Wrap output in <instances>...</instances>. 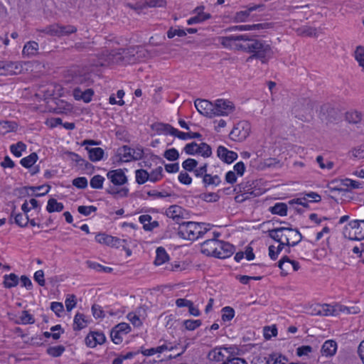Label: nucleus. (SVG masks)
Here are the masks:
<instances>
[{"mask_svg":"<svg viewBox=\"0 0 364 364\" xmlns=\"http://www.w3.org/2000/svg\"><path fill=\"white\" fill-rule=\"evenodd\" d=\"M219 42L225 48L251 54L248 60L256 58L267 63L273 55L272 47L265 41L247 34L221 36Z\"/></svg>","mask_w":364,"mask_h":364,"instance_id":"1","label":"nucleus"},{"mask_svg":"<svg viewBox=\"0 0 364 364\" xmlns=\"http://www.w3.org/2000/svg\"><path fill=\"white\" fill-rule=\"evenodd\" d=\"M210 229V225L208 223L183 222L178 226V235L183 239L193 241L203 237Z\"/></svg>","mask_w":364,"mask_h":364,"instance_id":"2","label":"nucleus"},{"mask_svg":"<svg viewBox=\"0 0 364 364\" xmlns=\"http://www.w3.org/2000/svg\"><path fill=\"white\" fill-rule=\"evenodd\" d=\"M269 236L275 241L282 240L287 246H295L303 237L297 229L291 227H279L268 231Z\"/></svg>","mask_w":364,"mask_h":364,"instance_id":"3","label":"nucleus"},{"mask_svg":"<svg viewBox=\"0 0 364 364\" xmlns=\"http://www.w3.org/2000/svg\"><path fill=\"white\" fill-rule=\"evenodd\" d=\"M237 350L235 346L215 348L208 353V358L210 360L225 363L230 356L237 354Z\"/></svg>","mask_w":364,"mask_h":364,"instance_id":"4","label":"nucleus"},{"mask_svg":"<svg viewBox=\"0 0 364 364\" xmlns=\"http://www.w3.org/2000/svg\"><path fill=\"white\" fill-rule=\"evenodd\" d=\"M250 124L247 121L237 123L230 133V138L235 141H242L250 135Z\"/></svg>","mask_w":364,"mask_h":364,"instance_id":"5","label":"nucleus"},{"mask_svg":"<svg viewBox=\"0 0 364 364\" xmlns=\"http://www.w3.org/2000/svg\"><path fill=\"white\" fill-rule=\"evenodd\" d=\"M350 229L348 237L352 240H361L364 239V220H353L349 223Z\"/></svg>","mask_w":364,"mask_h":364,"instance_id":"6","label":"nucleus"},{"mask_svg":"<svg viewBox=\"0 0 364 364\" xmlns=\"http://www.w3.org/2000/svg\"><path fill=\"white\" fill-rule=\"evenodd\" d=\"M166 215L173 219L180 225L183 223L184 219H187L188 213L182 207L176 205H171L166 210Z\"/></svg>","mask_w":364,"mask_h":364,"instance_id":"7","label":"nucleus"},{"mask_svg":"<svg viewBox=\"0 0 364 364\" xmlns=\"http://www.w3.org/2000/svg\"><path fill=\"white\" fill-rule=\"evenodd\" d=\"M194 104L200 114L209 118L215 117V102L212 103L206 100L198 99Z\"/></svg>","mask_w":364,"mask_h":364,"instance_id":"8","label":"nucleus"},{"mask_svg":"<svg viewBox=\"0 0 364 364\" xmlns=\"http://www.w3.org/2000/svg\"><path fill=\"white\" fill-rule=\"evenodd\" d=\"M215 117L228 115L235 109L233 103L228 100L218 99L215 101Z\"/></svg>","mask_w":364,"mask_h":364,"instance_id":"9","label":"nucleus"},{"mask_svg":"<svg viewBox=\"0 0 364 364\" xmlns=\"http://www.w3.org/2000/svg\"><path fill=\"white\" fill-rule=\"evenodd\" d=\"M215 257L225 259L230 257L235 252V247L229 242L219 240L215 247Z\"/></svg>","mask_w":364,"mask_h":364,"instance_id":"10","label":"nucleus"},{"mask_svg":"<svg viewBox=\"0 0 364 364\" xmlns=\"http://www.w3.org/2000/svg\"><path fill=\"white\" fill-rule=\"evenodd\" d=\"M107 177L114 186H122L127 183V177L121 168L109 171Z\"/></svg>","mask_w":364,"mask_h":364,"instance_id":"11","label":"nucleus"},{"mask_svg":"<svg viewBox=\"0 0 364 364\" xmlns=\"http://www.w3.org/2000/svg\"><path fill=\"white\" fill-rule=\"evenodd\" d=\"M21 71V66L16 62L0 61V75H16Z\"/></svg>","mask_w":364,"mask_h":364,"instance_id":"12","label":"nucleus"},{"mask_svg":"<svg viewBox=\"0 0 364 364\" xmlns=\"http://www.w3.org/2000/svg\"><path fill=\"white\" fill-rule=\"evenodd\" d=\"M105 341V334L98 331H92L85 338V343L90 348H95L98 344L101 345Z\"/></svg>","mask_w":364,"mask_h":364,"instance_id":"13","label":"nucleus"},{"mask_svg":"<svg viewBox=\"0 0 364 364\" xmlns=\"http://www.w3.org/2000/svg\"><path fill=\"white\" fill-rule=\"evenodd\" d=\"M217 156L226 164H231L237 158V154L236 152L228 150L223 146H219L218 147Z\"/></svg>","mask_w":364,"mask_h":364,"instance_id":"14","label":"nucleus"},{"mask_svg":"<svg viewBox=\"0 0 364 364\" xmlns=\"http://www.w3.org/2000/svg\"><path fill=\"white\" fill-rule=\"evenodd\" d=\"M272 27L271 23H257L252 25H240L235 26L228 28L226 31H252V30H260V29H267Z\"/></svg>","mask_w":364,"mask_h":364,"instance_id":"15","label":"nucleus"},{"mask_svg":"<svg viewBox=\"0 0 364 364\" xmlns=\"http://www.w3.org/2000/svg\"><path fill=\"white\" fill-rule=\"evenodd\" d=\"M94 91L92 89H87L84 91L80 88L76 87L73 90V97L76 100H82L85 103H88L92 100Z\"/></svg>","mask_w":364,"mask_h":364,"instance_id":"16","label":"nucleus"},{"mask_svg":"<svg viewBox=\"0 0 364 364\" xmlns=\"http://www.w3.org/2000/svg\"><path fill=\"white\" fill-rule=\"evenodd\" d=\"M218 242V240H217L216 238L205 240L204 242L201 244L202 253L208 256L215 257L216 252L215 247Z\"/></svg>","mask_w":364,"mask_h":364,"instance_id":"17","label":"nucleus"},{"mask_svg":"<svg viewBox=\"0 0 364 364\" xmlns=\"http://www.w3.org/2000/svg\"><path fill=\"white\" fill-rule=\"evenodd\" d=\"M337 350V343L333 340H328L324 342L321 347V354L326 357L333 356Z\"/></svg>","mask_w":364,"mask_h":364,"instance_id":"18","label":"nucleus"},{"mask_svg":"<svg viewBox=\"0 0 364 364\" xmlns=\"http://www.w3.org/2000/svg\"><path fill=\"white\" fill-rule=\"evenodd\" d=\"M38 49L39 46L37 42L33 41H28L24 45L22 53L23 55L31 58L38 54Z\"/></svg>","mask_w":364,"mask_h":364,"instance_id":"19","label":"nucleus"},{"mask_svg":"<svg viewBox=\"0 0 364 364\" xmlns=\"http://www.w3.org/2000/svg\"><path fill=\"white\" fill-rule=\"evenodd\" d=\"M151 219L152 218L149 215H141L139 216V220L143 224V228L146 231H151L159 225L158 221L154 220L151 222Z\"/></svg>","mask_w":364,"mask_h":364,"instance_id":"20","label":"nucleus"},{"mask_svg":"<svg viewBox=\"0 0 364 364\" xmlns=\"http://www.w3.org/2000/svg\"><path fill=\"white\" fill-rule=\"evenodd\" d=\"M285 263L291 264V267H292L294 271H297L300 268V265L298 262L295 260H291L289 259V257L285 255L278 262V267L282 270V274L284 276H286L287 274V273L286 272L287 269L284 268V265L285 264Z\"/></svg>","mask_w":364,"mask_h":364,"instance_id":"21","label":"nucleus"},{"mask_svg":"<svg viewBox=\"0 0 364 364\" xmlns=\"http://www.w3.org/2000/svg\"><path fill=\"white\" fill-rule=\"evenodd\" d=\"M264 6L262 4L255 5L253 6H250L247 8V9L245 11H241L239 12H237L235 15V21L236 22H244L246 21L247 17L250 16V13L257 10L259 8H262Z\"/></svg>","mask_w":364,"mask_h":364,"instance_id":"22","label":"nucleus"},{"mask_svg":"<svg viewBox=\"0 0 364 364\" xmlns=\"http://www.w3.org/2000/svg\"><path fill=\"white\" fill-rule=\"evenodd\" d=\"M89 154V159L92 161H98L103 158L105 151L102 148H85Z\"/></svg>","mask_w":364,"mask_h":364,"instance_id":"23","label":"nucleus"},{"mask_svg":"<svg viewBox=\"0 0 364 364\" xmlns=\"http://www.w3.org/2000/svg\"><path fill=\"white\" fill-rule=\"evenodd\" d=\"M266 364H287V358L279 353H272L266 358Z\"/></svg>","mask_w":364,"mask_h":364,"instance_id":"24","label":"nucleus"},{"mask_svg":"<svg viewBox=\"0 0 364 364\" xmlns=\"http://www.w3.org/2000/svg\"><path fill=\"white\" fill-rule=\"evenodd\" d=\"M87 321L83 314L77 313L74 318L73 330L80 331L87 326Z\"/></svg>","mask_w":364,"mask_h":364,"instance_id":"25","label":"nucleus"},{"mask_svg":"<svg viewBox=\"0 0 364 364\" xmlns=\"http://www.w3.org/2000/svg\"><path fill=\"white\" fill-rule=\"evenodd\" d=\"M156 130L160 132L165 134H171L173 136H176V134L178 132V129L173 127L171 125L168 124H164V123H158L156 125Z\"/></svg>","mask_w":364,"mask_h":364,"instance_id":"26","label":"nucleus"},{"mask_svg":"<svg viewBox=\"0 0 364 364\" xmlns=\"http://www.w3.org/2000/svg\"><path fill=\"white\" fill-rule=\"evenodd\" d=\"M156 256L154 260V264L156 265H161L169 259V257L165 249L162 247H158L156 249Z\"/></svg>","mask_w":364,"mask_h":364,"instance_id":"27","label":"nucleus"},{"mask_svg":"<svg viewBox=\"0 0 364 364\" xmlns=\"http://www.w3.org/2000/svg\"><path fill=\"white\" fill-rule=\"evenodd\" d=\"M297 35L301 36H309L316 37L317 36L316 28L308 26H304L296 29Z\"/></svg>","mask_w":364,"mask_h":364,"instance_id":"28","label":"nucleus"},{"mask_svg":"<svg viewBox=\"0 0 364 364\" xmlns=\"http://www.w3.org/2000/svg\"><path fill=\"white\" fill-rule=\"evenodd\" d=\"M64 209L62 203H58L55 198H50L48 201L46 210L48 213L61 212Z\"/></svg>","mask_w":364,"mask_h":364,"instance_id":"29","label":"nucleus"},{"mask_svg":"<svg viewBox=\"0 0 364 364\" xmlns=\"http://www.w3.org/2000/svg\"><path fill=\"white\" fill-rule=\"evenodd\" d=\"M269 211L274 215L285 216L287 214V205L284 203H277L269 208Z\"/></svg>","mask_w":364,"mask_h":364,"instance_id":"30","label":"nucleus"},{"mask_svg":"<svg viewBox=\"0 0 364 364\" xmlns=\"http://www.w3.org/2000/svg\"><path fill=\"white\" fill-rule=\"evenodd\" d=\"M18 277L16 274L11 273L4 276V285L6 288L11 289L18 285Z\"/></svg>","mask_w":364,"mask_h":364,"instance_id":"31","label":"nucleus"},{"mask_svg":"<svg viewBox=\"0 0 364 364\" xmlns=\"http://www.w3.org/2000/svg\"><path fill=\"white\" fill-rule=\"evenodd\" d=\"M211 18V15L210 14L203 13V12H198V14L193 17L190 18L187 21L188 25H193L196 23H202L209 18Z\"/></svg>","mask_w":364,"mask_h":364,"instance_id":"32","label":"nucleus"},{"mask_svg":"<svg viewBox=\"0 0 364 364\" xmlns=\"http://www.w3.org/2000/svg\"><path fill=\"white\" fill-rule=\"evenodd\" d=\"M203 183L205 187L209 186H218L221 183V180L218 175L212 176L207 173V175L204 176V178H203Z\"/></svg>","mask_w":364,"mask_h":364,"instance_id":"33","label":"nucleus"},{"mask_svg":"<svg viewBox=\"0 0 364 364\" xmlns=\"http://www.w3.org/2000/svg\"><path fill=\"white\" fill-rule=\"evenodd\" d=\"M346 119L349 123L358 124L362 120V114L356 110L348 112L346 114Z\"/></svg>","mask_w":364,"mask_h":364,"instance_id":"34","label":"nucleus"},{"mask_svg":"<svg viewBox=\"0 0 364 364\" xmlns=\"http://www.w3.org/2000/svg\"><path fill=\"white\" fill-rule=\"evenodd\" d=\"M38 157L36 153H31L29 156L23 158L20 164L25 168H31L37 161Z\"/></svg>","mask_w":364,"mask_h":364,"instance_id":"35","label":"nucleus"},{"mask_svg":"<svg viewBox=\"0 0 364 364\" xmlns=\"http://www.w3.org/2000/svg\"><path fill=\"white\" fill-rule=\"evenodd\" d=\"M136 182L138 184H144L149 181V173L144 169H138L135 171Z\"/></svg>","mask_w":364,"mask_h":364,"instance_id":"36","label":"nucleus"},{"mask_svg":"<svg viewBox=\"0 0 364 364\" xmlns=\"http://www.w3.org/2000/svg\"><path fill=\"white\" fill-rule=\"evenodd\" d=\"M26 149V145L22 141H18L10 146L11 152L16 157H20L22 154V151H25Z\"/></svg>","mask_w":364,"mask_h":364,"instance_id":"37","label":"nucleus"},{"mask_svg":"<svg viewBox=\"0 0 364 364\" xmlns=\"http://www.w3.org/2000/svg\"><path fill=\"white\" fill-rule=\"evenodd\" d=\"M65 350V348L63 346L59 345L48 348L46 353L52 357L57 358L60 356Z\"/></svg>","mask_w":364,"mask_h":364,"instance_id":"38","label":"nucleus"},{"mask_svg":"<svg viewBox=\"0 0 364 364\" xmlns=\"http://www.w3.org/2000/svg\"><path fill=\"white\" fill-rule=\"evenodd\" d=\"M106 191L116 198L118 196L126 197L128 195L129 189L127 188L117 189L113 186H110L106 190Z\"/></svg>","mask_w":364,"mask_h":364,"instance_id":"39","label":"nucleus"},{"mask_svg":"<svg viewBox=\"0 0 364 364\" xmlns=\"http://www.w3.org/2000/svg\"><path fill=\"white\" fill-rule=\"evenodd\" d=\"M200 154L204 158H208L211 156L212 150L211 147L206 143H201L200 144H198V153Z\"/></svg>","mask_w":364,"mask_h":364,"instance_id":"40","label":"nucleus"},{"mask_svg":"<svg viewBox=\"0 0 364 364\" xmlns=\"http://www.w3.org/2000/svg\"><path fill=\"white\" fill-rule=\"evenodd\" d=\"M355 58L364 70V47L359 46L355 50Z\"/></svg>","mask_w":364,"mask_h":364,"instance_id":"41","label":"nucleus"},{"mask_svg":"<svg viewBox=\"0 0 364 364\" xmlns=\"http://www.w3.org/2000/svg\"><path fill=\"white\" fill-rule=\"evenodd\" d=\"M95 240L100 244H105L110 246L113 245V237L111 235H106L105 233H99L95 236Z\"/></svg>","mask_w":364,"mask_h":364,"instance_id":"42","label":"nucleus"},{"mask_svg":"<svg viewBox=\"0 0 364 364\" xmlns=\"http://www.w3.org/2000/svg\"><path fill=\"white\" fill-rule=\"evenodd\" d=\"M149 177L150 178H149V180L151 182L156 183L160 181L163 177V168L161 166H159L153 170L149 173Z\"/></svg>","mask_w":364,"mask_h":364,"instance_id":"43","label":"nucleus"},{"mask_svg":"<svg viewBox=\"0 0 364 364\" xmlns=\"http://www.w3.org/2000/svg\"><path fill=\"white\" fill-rule=\"evenodd\" d=\"M198 164V163L196 159L188 158L182 163V167L186 171L191 172L195 170Z\"/></svg>","mask_w":364,"mask_h":364,"instance_id":"44","label":"nucleus"},{"mask_svg":"<svg viewBox=\"0 0 364 364\" xmlns=\"http://www.w3.org/2000/svg\"><path fill=\"white\" fill-rule=\"evenodd\" d=\"M235 316V310L230 306H225L222 309V320L230 321Z\"/></svg>","mask_w":364,"mask_h":364,"instance_id":"45","label":"nucleus"},{"mask_svg":"<svg viewBox=\"0 0 364 364\" xmlns=\"http://www.w3.org/2000/svg\"><path fill=\"white\" fill-rule=\"evenodd\" d=\"M104 181V177L100 175H95L90 179V184L92 188L100 189L102 188Z\"/></svg>","mask_w":364,"mask_h":364,"instance_id":"46","label":"nucleus"},{"mask_svg":"<svg viewBox=\"0 0 364 364\" xmlns=\"http://www.w3.org/2000/svg\"><path fill=\"white\" fill-rule=\"evenodd\" d=\"M180 139L186 140L188 139H198L201 138L202 135L198 132H182L178 130L176 136Z\"/></svg>","mask_w":364,"mask_h":364,"instance_id":"47","label":"nucleus"},{"mask_svg":"<svg viewBox=\"0 0 364 364\" xmlns=\"http://www.w3.org/2000/svg\"><path fill=\"white\" fill-rule=\"evenodd\" d=\"M14 220L16 225L21 228H24L28 225L29 218L27 215H23L21 213H18L15 215Z\"/></svg>","mask_w":364,"mask_h":364,"instance_id":"48","label":"nucleus"},{"mask_svg":"<svg viewBox=\"0 0 364 364\" xmlns=\"http://www.w3.org/2000/svg\"><path fill=\"white\" fill-rule=\"evenodd\" d=\"M318 314L323 316H336L334 306L323 304L318 311Z\"/></svg>","mask_w":364,"mask_h":364,"instance_id":"49","label":"nucleus"},{"mask_svg":"<svg viewBox=\"0 0 364 364\" xmlns=\"http://www.w3.org/2000/svg\"><path fill=\"white\" fill-rule=\"evenodd\" d=\"M164 156L168 161H176L179 158V154L175 148H172L166 150Z\"/></svg>","mask_w":364,"mask_h":364,"instance_id":"50","label":"nucleus"},{"mask_svg":"<svg viewBox=\"0 0 364 364\" xmlns=\"http://www.w3.org/2000/svg\"><path fill=\"white\" fill-rule=\"evenodd\" d=\"M19 319L23 324H33L35 323L33 316L28 311H23Z\"/></svg>","mask_w":364,"mask_h":364,"instance_id":"51","label":"nucleus"},{"mask_svg":"<svg viewBox=\"0 0 364 364\" xmlns=\"http://www.w3.org/2000/svg\"><path fill=\"white\" fill-rule=\"evenodd\" d=\"M185 328L188 331H193L201 325L200 320H186L183 321Z\"/></svg>","mask_w":364,"mask_h":364,"instance_id":"52","label":"nucleus"},{"mask_svg":"<svg viewBox=\"0 0 364 364\" xmlns=\"http://www.w3.org/2000/svg\"><path fill=\"white\" fill-rule=\"evenodd\" d=\"M200 198L205 202L213 203L218 201L220 197L215 193H208L200 194Z\"/></svg>","mask_w":364,"mask_h":364,"instance_id":"53","label":"nucleus"},{"mask_svg":"<svg viewBox=\"0 0 364 364\" xmlns=\"http://www.w3.org/2000/svg\"><path fill=\"white\" fill-rule=\"evenodd\" d=\"M132 149L128 147L127 146H123L120 149V155L122 156V159L124 161H129L132 160Z\"/></svg>","mask_w":364,"mask_h":364,"instance_id":"54","label":"nucleus"},{"mask_svg":"<svg viewBox=\"0 0 364 364\" xmlns=\"http://www.w3.org/2000/svg\"><path fill=\"white\" fill-rule=\"evenodd\" d=\"M97 210V208L94 205H80L77 208V211L85 216H88L91 214L92 212H95Z\"/></svg>","mask_w":364,"mask_h":364,"instance_id":"55","label":"nucleus"},{"mask_svg":"<svg viewBox=\"0 0 364 364\" xmlns=\"http://www.w3.org/2000/svg\"><path fill=\"white\" fill-rule=\"evenodd\" d=\"M178 36L179 37H183L186 36V31L183 29H176L173 28H170L167 31V36L168 38H173L174 36Z\"/></svg>","mask_w":364,"mask_h":364,"instance_id":"56","label":"nucleus"},{"mask_svg":"<svg viewBox=\"0 0 364 364\" xmlns=\"http://www.w3.org/2000/svg\"><path fill=\"white\" fill-rule=\"evenodd\" d=\"M277 334V329L275 326H265L264 328V336L266 339L269 340L272 336H276Z\"/></svg>","mask_w":364,"mask_h":364,"instance_id":"57","label":"nucleus"},{"mask_svg":"<svg viewBox=\"0 0 364 364\" xmlns=\"http://www.w3.org/2000/svg\"><path fill=\"white\" fill-rule=\"evenodd\" d=\"M87 263L89 267L94 269L97 271H102L105 272H111L112 271V268L109 267H104L96 262H87Z\"/></svg>","mask_w":364,"mask_h":364,"instance_id":"58","label":"nucleus"},{"mask_svg":"<svg viewBox=\"0 0 364 364\" xmlns=\"http://www.w3.org/2000/svg\"><path fill=\"white\" fill-rule=\"evenodd\" d=\"M65 307L68 311H70L76 305V297L74 294L68 295L65 301Z\"/></svg>","mask_w":364,"mask_h":364,"instance_id":"59","label":"nucleus"},{"mask_svg":"<svg viewBox=\"0 0 364 364\" xmlns=\"http://www.w3.org/2000/svg\"><path fill=\"white\" fill-rule=\"evenodd\" d=\"M73 185L78 188L84 189L87 186V180L85 177H78L73 181Z\"/></svg>","mask_w":364,"mask_h":364,"instance_id":"60","label":"nucleus"},{"mask_svg":"<svg viewBox=\"0 0 364 364\" xmlns=\"http://www.w3.org/2000/svg\"><path fill=\"white\" fill-rule=\"evenodd\" d=\"M183 150L187 154L194 155L198 153V144L196 142L187 144Z\"/></svg>","mask_w":364,"mask_h":364,"instance_id":"61","label":"nucleus"},{"mask_svg":"<svg viewBox=\"0 0 364 364\" xmlns=\"http://www.w3.org/2000/svg\"><path fill=\"white\" fill-rule=\"evenodd\" d=\"M127 318L134 326L139 327L142 324L141 320L139 318V316L136 315L135 313H129L127 314Z\"/></svg>","mask_w":364,"mask_h":364,"instance_id":"62","label":"nucleus"},{"mask_svg":"<svg viewBox=\"0 0 364 364\" xmlns=\"http://www.w3.org/2000/svg\"><path fill=\"white\" fill-rule=\"evenodd\" d=\"M316 162L322 169L327 168L328 170H330L333 167V163L332 161H328L327 163L325 164L322 156H318L316 157Z\"/></svg>","mask_w":364,"mask_h":364,"instance_id":"63","label":"nucleus"},{"mask_svg":"<svg viewBox=\"0 0 364 364\" xmlns=\"http://www.w3.org/2000/svg\"><path fill=\"white\" fill-rule=\"evenodd\" d=\"M352 155L354 158L363 159L364 158V145H361L354 148L352 150Z\"/></svg>","mask_w":364,"mask_h":364,"instance_id":"64","label":"nucleus"}]
</instances>
